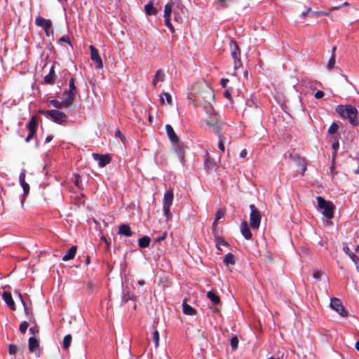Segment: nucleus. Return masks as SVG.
Returning <instances> with one entry per match:
<instances>
[{
  "label": "nucleus",
  "instance_id": "nucleus-27",
  "mask_svg": "<svg viewBox=\"0 0 359 359\" xmlns=\"http://www.w3.org/2000/svg\"><path fill=\"white\" fill-rule=\"evenodd\" d=\"M74 98V95L67 94V97L65 100L61 101L62 107L67 108L70 107L73 104Z\"/></svg>",
  "mask_w": 359,
  "mask_h": 359
},
{
  "label": "nucleus",
  "instance_id": "nucleus-62",
  "mask_svg": "<svg viewBox=\"0 0 359 359\" xmlns=\"http://www.w3.org/2000/svg\"><path fill=\"white\" fill-rule=\"evenodd\" d=\"M328 15L329 13H325V12H314L312 13V15Z\"/></svg>",
  "mask_w": 359,
  "mask_h": 359
},
{
  "label": "nucleus",
  "instance_id": "nucleus-11",
  "mask_svg": "<svg viewBox=\"0 0 359 359\" xmlns=\"http://www.w3.org/2000/svg\"><path fill=\"white\" fill-rule=\"evenodd\" d=\"M28 348L30 352L34 353L36 356L40 354V345L39 340L35 337H29Z\"/></svg>",
  "mask_w": 359,
  "mask_h": 359
},
{
  "label": "nucleus",
  "instance_id": "nucleus-40",
  "mask_svg": "<svg viewBox=\"0 0 359 359\" xmlns=\"http://www.w3.org/2000/svg\"><path fill=\"white\" fill-rule=\"evenodd\" d=\"M29 327V323L27 321H23L20 323L19 327V330L22 334H25L27 328Z\"/></svg>",
  "mask_w": 359,
  "mask_h": 359
},
{
  "label": "nucleus",
  "instance_id": "nucleus-26",
  "mask_svg": "<svg viewBox=\"0 0 359 359\" xmlns=\"http://www.w3.org/2000/svg\"><path fill=\"white\" fill-rule=\"evenodd\" d=\"M151 238L148 236H144L138 240V245L141 248H145L149 246Z\"/></svg>",
  "mask_w": 359,
  "mask_h": 359
},
{
  "label": "nucleus",
  "instance_id": "nucleus-32",
  "mask_svg": "<svg viewBox=\"0 0 359 359\" xmlns=\"http://www.w3.org/2000/svg\"><path fill=\"white\" fill-rule=\"evenodd\" d=\"M72 335L71 334H67L65 336L62 341V348L64 349H67L71 345L72 343Z\"/></svg>",
  "mask_w": 359,
  "mask_h": 359
},
{
  "label": "nucleus",
  "instance_id": "nucleus-52",
  "mask_svg": "<svg viewBox=\"0 0 359 359\" xmlns=\"http://www.w3.org/2000/svg\"><path fill=\"white\" fill-rule=\"evenodd\" d=\"M229 82V79H224V78H222L220 81V83H221V86L222 88H225L226 87V85Z\"/></svg>",
  "mask_w": 359,
  "mask_h": 359
},
{
  "label": "nucleus",
  "instance_id": "nucleus-16",
  "mask_svg": "<svg viewBox=\"0 0 359 359\" xmlns=\"http://www.w3.org/2000/svg\"><path fill=\"white\" fill-rule=\"evenodd\" d=\"M2 298L11 310L15 311L16 309H15V302L13 299L11 292H4L2 294Z\"/></svg>",
  "mask_w": 359,
  "mask_h": 359
},
{
  "label": "nucleus",
  "instance_id": "nucleus-44",
  "mask_svg": "<svg viewBox=\"0 0 359 359\" xmlns=\"http://www.w3.org/2000/svg\"><path fill=\"white\" fill-rule=\"evenodd\" d=\"M212 233L214 234L215 238H216L217 237H219V229L217 228V223H216V222H213L212 225Z\"/></svg>",
  "mask_w": 359,
  "mask_h": 359
},
{
  "label": "nucleus",
  "instance_id": "nucleus-6",
  "mask_svg": "<svg viewBox=\"0 0 359 359\" xmlns=\"http://www.w3.org/2000/svg\"><path fill=\"white\" fill-rule=\"evenodd\" d=\"M231 55L233 59L234 62V69H238L239 67L242 66V62L241 60V50L237 44V43L234 41L231 40L229 43Z\"/></svg>",
  "mask_w": 359,
  "mask_h": 359
},
{
  "label": "nucleus",
  "instance_id": "nucleus-23",
  "mask_svg": "<svg viewBox=\"0 0 359 359\" xmlns=\"http://www.w3.org/2000/svg\"><path fill=\"white\" fill-rule=\"evenodd\" d=\"M182 310L185 315L194 316L196 313V311L189 304H187L185 300L182 303Z\"/></svg>",
  "mask_w": 359,
  "mask_h": 359
},
{
  "label": "nucleus",
  "instance_id": "nucleus-29",
  "mask_svg": "<svg viewBox=\"0 0 359 359\" xmlns=\"http://www.w3.org/2000/svg\"><path fill=\"white\" fill-rule=\"evenodd\" d=\"M223 262L227 266L229 264H235L236 259L234 255H233L232 253L226 254L223 259Z\"/></svg>",
  "mask_w": 359,
  "mask_h": 359
},
{
  "label": "nucleus",
  "instance_id": "nucleus-59",
  "mask_svg": "<svg viewBox=\"0 0 359 359\" xmlns=\"http://www.w3.org/2000/svg\"><path fill=\"white\" fill-rule=\"evenodd\" d=\"M339 142H334L332 144V149H333L334 151H337V149H339Z\"/></svg>",
  "mask_w": 359,
  "mask_h": 359
},
{
  "label": "nucleus",
  "instance_id": "nucleus-43",
  "mask_svg": "<svg viewBox=\"0 0 359 359\" xmlns=\"http://www.w3.org/2000/svg\"><path fill=\"white\" fill-rule=\"evenodd\" d=\"M153 340L155 343V346L158 347L159 344V333L157 330L154 331L152 334Z\"/></svg>",
  "mask_w": 359,
  "mask_h": 359
},
{
  "label": "nucleus",
  "instance_id": "nucleus-63",
  "mask_svg": "<svg viewBox=\"0 0 359 359\" xmlns=\"http://www.w3.org/2000/svg\"><path fill=\"white\" fill-rule=\"evenodd\" d=\"M224 95L226 98H228V99L231 98V93L229 90H226Z\"/></svg>",
  "mask_w": 359,
  "mask_h": 359
},
{
  "label": "nucleus",
  "instance_id": "nucleus-48",
  "mask_svg": "<svg viewBox=\"0 0 359 359\" xmlns=\"http://www.w3.org/2000/svg\"><path fill=\"white\" fill-rule=\"evenodd\" d=\"M167 238V232H163V234L161 236H160L159 237H157L155 240V242L156 243H160L163 241H164L165 238Z\"/></svg>",
  "mask_w": 359,
  "mask_h": 359
},
{
  "label": "nucleus",
  "instance_id": "nucleus-64",
  "mask_svg": "<svg viewBox=\"0 0 359 359\" xmlns=\"http://www.w3.org/2000/svg\"><path fill=\"white\" fill-rule=\"evenodd\" d=\"M53 135H48L46 137L45 142L48 143L53 140Z\"/></svg>",
  "mask_w": 359,
  "mask_h": 359
},
{
  "label": "nucleus",
  "instance_id": "nucleus-45",
  "mask_svg": "<svg viewBox=\"0 0 359 359\" xmlns=\"http://www.w3.org/2000/svg\"><path fill=\"white\" fill-rule=\"evenodd\" d=\"M34 324V326L29 328V332L33 335H36V334H39V327L37 326V325L36 324V323Z\"/></svg>",
  "mask_w": 359,
  "mask_h": 359
},
{
  "label": "nucleus",
  "instance_id": "nucleus-1",
  "mask_svg": "<svg viewBox=\"0 0 359 359\" xmlns=\"http://www.w3.org/2000/svg\"><path fill=\"white\" fill-rule=\"evenodd\" d=\"M336 111L341 116L348 118L351 126H359V121L357 118L358 110L354 106L351 104L339 105L336 108Z\"/></svg>",
  "mask_w": 359,
  "mask_h": 359
},
{
  "label": "nucleus",
  "instance_id": "nucleus-4",
  "mask_svg": "<svg viewBox=\"0 0 359 359\" xmlns=\"http://www.w3.org/2000/svg\"><path fill=\"white\" fill-rule=\"evenodd\" d=\"M39 113L50 118L54 122L58 124H65L67 121V115L57 109L39 110Z\"/></svg>",
  "mask_w": 359,
  "mask_h": 359
},
{
  "label": "nucleus",
  "instance_id": "nucleus-36",
  "mask_svg": "<svg viewBox=\"0 0 359 359\" xmlns=\"http://www.w3.org/2000/svg\"><path fill=\"white\" fill-rule=\"evenodd\" d=\"M339 130V126L337 123L333 122L331 126H330L327 133L328 135H334L337 133Z\"/></svg>",
  "mask_w": 359,
  "mask_h": 359
},
{
  "label": "nucleus",
  "instance_id": "nucleus-22",
  "mask_svg": "<svg viewBox=\"0 0 359 359\" xmlns=\"http://www.w3.org/2000/svg\"><path fill=\"white\" fill-rule=\"evenodd\" d=\"M25 175H26L25 171V170L22 171L21 173L20 174L19 179H20V184L23 189L24 193H25V194H28V192L29 191V186L25 182Z\"/></svg>",
  "mask_w": 359,
  "mask_h": 359
},
{
  "label": "nucleus",
  "instance_id": "nucleus-37",
  "mask_svg": "<svg viewBox=\"0 0 359 359\" xmlns=\"http://www.w3.org/2000/svg\"><path fill=\"white\" fill-rule=\"evenodd\" d=\"M231 346L233 351H236L238 348V339L237 337H233L231 339L230 341Z\"/></svg>",
  "mask_w": 359,
  "mask_h": 359
},
{
  "label": "nucleus",
  "instance_id": "nucleus-21",
  "mask_svg": "<svg viewBox=\"0 0 359 359\" xmlns=\"http://www.w3.org/2000/svg\"><path fill=\"white\" fill-rule=\"evenodd\" d=\"M76 250H77V248L76 245H73L67 251V252L66 253V255H65L63 257H62V261L64 262H67V261H69L70 259H72L74 258L75 255H76Z\"/></svg>",
  "mask_w": 359,
  "mask_h": 359
},
{
  "label": "nucleus",
  "instance_id": "nucleus-53",
  "mask_svg": "<svg viewBox=\"0 0 359 359\" xmlns=\"http://www.w3.org/2000/svg\"><path fill=\"white\" fill-rule=\"evenodd\" d=\"M87 287L88 289V292L89 293H91L93 292V287H94V284L92 281H88V284H87Z\"/></svg>",
  "mask_w": 359,
  "mask_h": 359
},
{
  "label": "nucleus",
  "instance_id": "nucleus-31",
  "mask_svg": "<svg viewBox=\"0 0 359 359\" xmlns=\"http://www.w3.org/2000/svg\"><path fill=\"white\" fill-rule=\"evenodd\" d=\"M175 151L179 158H180L181 161H183L184 158L185 154V147L184 145H179L175 147Z\"/></svg>",
  "mask_w": 359,
  "mask_h": 359
},
{
  "label": "nucleus",
  "instance_id": "nucleus-47",
  "mask_svg": "<svg viewBox=\"0 0 359 359\" xmlns=\"http://www.w3.org/2000/svg\"><path fill=\"white\" fill-rule=\"evenodd\" d=\"M115 136H116V137L120 138V140H121V142H122L123 143H124V142H125V141H126V137H125V136L121 133V132L120 131V130H119V129H117V130L115 131Z\"/></svg>",
  "mask_w": 359,
  "mask_h": 359
},
{
  "label": "nucleus",
  "instance_id": "nucleus-8",
  "mask_svg": "<svg viewBox=\"0 0 359 359\" xmlns=\"http://www.w3.org/2000/svg\"><path fill=\"white\" fill-rule=\"evenodd\" d=\"M206 123L212 129L214 133L219 134L222 128V123L217 114L210 115L206 119Z\"/></svg>",
  "mask_w": 359,
  "mask_h": 359
},
{
  "label": "nucleus",
  "instance_id": "nucleus-56",
  "mask_svg": "<svg viewBox=\"0 0 359 359\" xmlns=\"http://www.w3.org/2000/svg\"><path fill=\"white\" fill-rule=\"evenodd\" d=\"M313 276L314 278L318 279L321 277L322 272L320 271H315Z\"/></svg>",
  "mask_w": 359,
  "mask_h": 359
},
{
  "label": "nucleus",
  "instance_id": "nucleus-17",
  "mask_svg": "<svg viewBox=\"0 0 359 359\" xmlns=\"http://www.w3.org/2000/svg\"><path fill=\"white\" fill-rule=\"evenodd\" d=\"M165 130H166V132H167V135L170 139V140L172 142V143H177L179 142V137L178 136L176 135L174 129L172 128V127L169 125V124H167L165 126Z\"/></svg>",
  "mask_w": 359,
  "mask_h": 359
},
{
  "label": "nucleus",
  "instance_id": "nucleus-10",
  "mask_svg": "<svg viewBox=\"0 0 359 359\" xmlns=\"http://www.w3.org/2000/svg\"><path fill=\"white\" fill-rule=\"evenodd\" d=\"M330 305V307L336 311L341 316L346 317L348 316L341 302L338 298H332Z\"/></svg>",
  "mask_w": 359,
  "mask_h": 359
},
{
  "label": "nucleus",
  "instance_id": "nucleus-30",
  "mask_svg": "<svg viewBox=\"0 0 359 359\" xmlns=\"http://www.w3.org/2000/svg\"><path fill=\"white\" fill-rule=\"evenodd\" d=\"M69 86V91L65 90V93L76 96V88L75 86L74 79L73 77H72L70 79Z\"/></svg>",
  "mask_w": 359,
  "mask_h": 359
},
{
  "label": "nucleus",
  "instance_id": "nucleus-54",
  "mask_svg": "<svg viewBox=\"0 0 359 359\" xmlns=\"http://www.w3.org/2000/svg\"><path fill=\"white\" fill-rule=\"evenodd\" d=\"M350 258L351 259V260L356 264L358 265L359 264V258L355 255L354 254H353Z\"/></svg>",
  "mask_w": 359,
  "mask_h": 359
},
{
  "label": "nucleus",
  "instance_id": "nucleus-2",
  "mask_svg": "<svg viewBox=\"0 0 359 359\" xmlns=\"http://www.w3.org/2000/svg\"><path fill=\"white\" fill-rule=\"evenodd\" d=\"M172 11L174 13L175 21L179 23L181 22L182 20V17L180 15V12L182 13V9L181 8H178L177 9H173L172 3L166 4L164 8L165 24L166 27L171 31L172 33L175 32L174 27L170 22V16Z\"/></svg>",
  "mask_w": 359,
  "mask_h": 359
},
{
  "label": "nucleus",
  "instance_id": "nucleus-35",
  "mask_svg": "<svg viewBox=\"0 0 359 359\" xmlns=\"http://www.w3.org/2000/svg\"><path fill=\"white\" fill-rule=\"evenodd\" d=\"M204 165L205 168L208 170L213 169L215 168L214 162L210 160L208 154H206V157L204 161Z\"/></svg>",
  "mask_w": 359,
  "mask_h": 359
},
{
  "label": "nucleus",
  "instance_id": "nucleus-61",
  "mask_svg": "<svg viewBox=\"0 0 359 359\" xmlns=\"http://www.w3.org/2000/svg\"><path fill=\"white\" fill-rule=\"evenodd\" d=\"M311 11V8L309 7L307 8V10L305 11V12H303L302 13V15L304 18H305L307 15H308V13Z\"/></svg>",
  "mask_w": 359,
  "mask_h": 359
},
{
  "label": "nucleus",
  "instance_id": "nucleus-50",
  "mask_svg": "<svg viewBox=\"0 0 359 359\" xmlns=\"http://www.w3.org/2000/svg\"><path fill=\"white\" fill-rule=\"evenodd\" d=\"M163 95L165 97L168 104H172V96L168 93H164Z\"/></svg>",
  "mask_w": 359,
  "mask_h": 359
},
{
  "label": "nucleus",
  "instance_id": "nucleus-55",
  "mask_svg": "<svg viewBox=\"0 0 359 359\" xmlns=\"http://www.w3.org/2000/svg\"><path fill=\"white\" fill-rule=\"evenodd\" d=\"M324 96V93L321 90H318L316 93H315V97L316 99H320L322 98Z\"/></svg>",
  "mask_w": 359,
  "mask_h": 359
},
{
  "label": "nucleus",
  "instance_id": "nucleus-7",
  "mask_svg": "<svg viewBox=\"0 0 359 359\" xmlns=\"http://www.w3.org/2000/svg\"><path fill=\"white\" fill-rule=\"evenodd\" d=\"M250 224L253 229H258L261 222V214L259 210L254 204L250 205Z\"/></svg>",
  "mask_w": 359,
  "mask_h": 359
},
{
  "label": "nucleus",
  "instance_id": "nucleus-33",
  "mask_svg": "<svg viewBox=\"0 0 359 359\" xmlns=\"http://www.w3.org/2000/svg\"><path fill=\"white\" fill-rule=\"evenodd\" d=\"M215 241H216V246H217V248L219 250H222V248H221V246L223 245V246H227L228 245V243L226 241H224V239L222 237H217L215 238Z\"/></svg>",
  "mask_w": 359,
  "mask_h": 359
},
{
  "label": "nucleus",
  "instance_id": "nucleus-13",
  "mask_svg": "<svg viewBox=\"0 0 359 359\" xmlns=\"http://www.w3.org/2000/svg\"><path fill=\"white\" fill-rule=\"evenodd\" d=\"M94 159L98 161L99 166L103 168L111 161V157L109 154H93Z\"/></svg>",
  "mask_w": 359,
  "mask_h": 359
},
{
  "label": "nucleus",
  "instance_id": "nucleus-58",
  "mask_svg": "<svg viewBox=\"0 0 359 359\" xmlns=\"http://www.w3.org/2000/svg\"><path fill=\"white\" fill-rule=\"evenodd\" d=\"M247 150L245 149L241 150V153H240V157L241 158H245L246 156H247Z\"/></svg>",
  "mask_w": 359,
  "mask_h": 359
},
{
  "label": "nucleus",
  "instance_id": "nucleus-42",
  "mask_svg": "<svg viewBox=\"0 0 359 359\" xmlns=\"http://www.w3.org/2000/svg\"><path fill=\"white\" fill-rule=\"evenodd\" d=\"M18 351V347L13 344L8 345V353L10 355H15Z\"/></svg>",
  "mask_w": 359,
  "mask_h": 359
},
{
  "label": "nucleus",
  "instance_id": "nucleus-41",
  "mask_svg": "<svg viewBox=\"0 0 359 359\" xmlns=\"http://www.w3.org/2000/svg\"><path fill=\"white\" fill-rule=\"evenodd\" d=\"M48 104L50 106L54 107L57 109L62 108V104L61 102L58 101L57 100H50L48 101Z\"/></svg>",
  "mask_w": 359,
  "mask_h": 359
},
{
  "label": "nucleus",
  "instance_id": "nucleus-46",
  "mask_svg": "<svg viewBox=\"0 0 359 359\" xmlns=\"http://www.w3.org/2000/svg\"><path fill=\"white\" fill-rule=\"evenodd\" d=\"M132 296L130 294V293L128 292H126L123 294V297H122V302L123 303H126L128 302L130 299H132Z\"/></svg>",
  "mask_w": 359,
  "mask_h": 359
},
{
  "label": "nucleus",
  "instance_id": "nucleus-14",
  "mask_svg": "<svg viewBox=\"0 0 359 359\" xmlns=\"http://www.w3.org/2000/svg\"><path fill=\"white\" fill-rule=\"evenodd\" d=\"M37 26L42 27L43 29H48L52 27V22L49 19H45L43 17L38 16L35 20Z\"/></svg>",
  "mask_w": 359,
  "mask_h": 359
},
{
  "label": "nucleus",
  "instance_id": "nucleus-39",
  "mask_svg": "<svg viewBox=\"0 0 359 359\" xmlns=\"http://www.w3.org/2000/svg\"><path fill=\"white\" fill-rule=\"evenodd\" d=\"M225 214V210H223V209H219L216 214H215V219L214 220V222H216V223H217V222L224 217Z\"/></svg>",
  "mask_w": 359,
  "mask_h": 359
},
{
  "label": "nucleus",
  "instance_id": "nucleus-24",
  "mask_svg": "<svg viewBox=\"0 0 359 359\" xmlns=\"http://www.w3.org/2000/svg\"><path fill=\"white\" fill-rule=\"evenodd\" d=\"M207 297L212 302L214 306H217L220 304V297L212 291L208 292Z\"/></svg>",
  "mask_w": 359,
  "mask_h": 359
},
{
  "label": "nucleus",
  "instance_id": "nucleus-51",
  "mask_svg": "<svg viewBox=\"0 0 359 359\" xmlns=\"http://www.w3.org/2000/svg\"><path fill=\"white\" fill-rule=\"evenodd\" d=\"M343 250L347 255H348L349 257L353 254L351 252L349 248L346 245L343 247Z\"/></svg>",
  "mask_w": 359,
  "mask_h": 359
},
{
  "label": "nucleus",
  "instance_id": "nucleus-19",
  "mask_svg": "<svg viewBox=\"0 0 359 359\" xmlns=\"http://www.w3.org/2000/svg\"><path fill=\"white\" fill-rule=\"evenodd\" d=\"M55 67L54 66H52L50 69L49 73L44 76L43 81L46 84L52 85L55 83Z\"/></svg>",
  "mask_w": 359,
  "mask_h": 359
},
{
  "label": "nucleus",
  "instance_id": "nucleus-18",
  "mask_svg": "<svg viewBox=\"0 0 359 359\" xmlns=\"http://www.w3.org/2000/svg\"><path fill=\"white\" fill-rule=\"evenodd\" d=\"M241 231L242 235L246 240H250L252 238V233L248 226L247 222L244 221L241 223Z\"/></svg>",
  "mask_w": 359,
  "mask_h": 359
},
{
  "label": "nucleus",
  "instance_id": "nucleus-25",
  "mask_svg": "<svg viewBox=\"0 0 359 359\" xmlns=\"http://www.w3.org/2000/svg\"><path fill=\"white\" fill-rule=\"evenodd\" d=\"M144 11L149 15H156L158 13L157 9L154 7L152 1H149L144 6Z\"/></svg>",
  "mask_w": 359,
  "mask_h": 359
},
{
  "label": "nucleus",
  "instance_id": "nucleus-28",
  "mask_svg": "<svg viewBox=\"0 0 359 359\" xmlns=\"http://www.w3.org/2000/svg\"><path fill=\"white\" fill-rule=\"evenodd\" d=\"M163 79H164L163 72L161 69L157 70L155 74L154 79L152 81V83H153L154 86H156L158 81H163Z\"/></svg>",
  "mask_w": 359,
  "mask_h": 359
},
{
  "label": "nucleus",
  "instance_id": "nucleus-60",
  "mask_svg": "<svg viewBox=\"0 0 359 359\" xmlns=\"http://www.w3.org/2000/svg\"><path fill=\"white\" fill-rule=\"evenodd\" d=\"M46 34L49 36L50 34H53V30L52 29V27L48 29H44Z\"/></svg>",
  "mask_w": 359,
  "mask_h": 359
},
{
  "label": "nucleus",
  "instance_id": "nucleus-9",
  "mask_svg": "<svg viewBox=\"0 0 359 359\" xmlns=\"http://www.w3.org/2000/svg\"><path fill=\"white\" fill-rule=\"evenodd\" d=\"M37 126V116H33L26 126L27 128L29 130V134L25 139L26 142H29L34 137L36 133Z\"/></svg>",
  "mask_w": 359,
  "mask_h": 359
},
{
  "label": "nucleus",
  "instance_id": "nucleus-3",
  "mask_svg": "<svg viewBox=\"0 0 359 359\" xmlns=\"http://www.w3.org/2000/svg\"><path fill=\"white\" fill-rule=\"evenodd\" d=\"M318 206L323 210V215L327 219H332L334 217V205L331 201H326L323 196H317Z\"/></svg>",
  "mask_w": 359,
  "mask_h": 359
},
{
  "label": "nucleus",
  "instance_id": "nucleus-12",
  "mask_svg": "<svg viewBox=\"0 0 359 359\" xmlns=\"http://www.w3.org/2000/svg\"><path fill=\"white\" fill-rule=\"evenodd\" d=\"M90 58L92 60L95 62L96 67L98 69L102 68L103 64L101 57L99 55L97 49L93 46H90Z\"/></svg>",
  "mask_w": 359,
  "mask_h": 359
},
{
  "label": "nucleus",
  "instance_id": "nucleus-34",
  "mask_svg": "<svg viewBox=\"0 0 359 359\" xmlns=\"http://www.w3.org/2000/svg\"><path fill=\"white\" fill-rule=\"evenodd\" d=\"M218 138H219L218 147H219V150L224 153L225 151L224 142H225L226 138L220 134L218 135Z\"/></svg>",
  "mask_w": 359,
  "mask_h": 359
},
{
  "label": "nucleus",
  "instance_id": "nucleus-20",
  "mask_svg": "<svg viewBox=\"0 0 359 359\" xmlns=\"http://www.w3.org/2000/svg\"><path fill=\"white\" fill-rule=\"evenodd\" d=\"M118 233L128 237H130L133 235V232L132 231L130 226L126 224H122L119 226Z\"/></svg>",
  "mask_w": 359,
  "mask_h": 359
},
{
  "label": "nucleus",
  "instance_id": "nucleus-49",
  "mask_svg": "<svg viewBox=\"0 0 359 359\" xmlns=\"http://www.w3.org/2000/svg\"><path fill=\"white\" fill-rule=\"evenodd\" d=\"M81 182V177L79 175H75L74 182L77 187H80Z\"/></svg>",
  "mask_w": 359,
  "mask_h": 359
},
{
  "label": "nucleus",
  "instance_id": "nucleus-15",
  "mask_svg": "<svg viewBox=\"0 0 359 359\" xmlns=\"http://www.w3.org/2000/svg\"><path fill=\"white\" fill-rule=\"evenodd\" d=\"M18 296L20 299V301H21L22 305H23L25 313L27 315V316L28 317L29 322H31L32 323H35V319L33 317V313H32V309L29 307H28V306L27 305L25 301L24 300L23 295L22 294H20V292H18Z\"/></svg>",
  "mask_w": 359,
  "mask_h": 359
},
{
  "label": "nucleus",
  "instance_id": "nucleus-5",
  "mask_svg": "<svg viewBox=\"0 0 359 359\" xmlns=\"http://www.w3.org/2000/svg\"><path fill=\"white\" fill-rule=\"evenodd\" d=\"M173 198L174 194L172 190H168L164 194L163 210L167 221L170 220L172 217V215L170 212V208L172 205Z\"/></svg>",
  "mask_w": 359,
  "mask_h": 359
},
{
  "label": "nucleus",
  "instance_id": "nucleus-57",
  "mask_svg": "<svg viewBox=\"0 0 359 359\" xmlns=\"http://www.w3.org/2000/svg\"><path fill=\"white\" fill-rule=\"evenodd\" d=\"M60 41H64V42H66V43H68L71 46H72V43L69 41V39L66 37V36H62L60 39Z\"/></svg>",
  "mask_w": 359,
  "mask_h": 359
},
{
  "label": "nucleus",
  "instance_id": "nucleus-38",
  "mask_svg": "<svg viewBox=\"0 0 359 359\" xmlns=\"http://www.w3.org/2000/svg\"><path fill=\"white\" fill-rule=\"evenodd\" d=\"M335 64V54H332L327 62V69L331 70L334 68Z\"/></svg>",
  "mask_w": 359,
  "mask_h": 359
}]
</instances>
